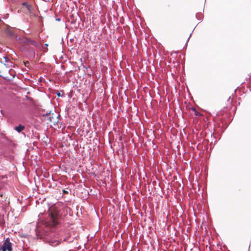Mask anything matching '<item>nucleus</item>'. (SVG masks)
I'll return each mask as SVG.
<instances>
[{
    "label": "nucleus",
    "mask_w": 251,
    "mask_h": 251,
    "mask_svg": "<svg viewBox=\"0 0 251 251\" xmlns=\"http://www.w3.org/2000/svg\"><path fill=\"white\" fill-rule=\"evenodd\" d=\"M50 212V221L51 226H55L59 224V220L61 217L59 211L55 206H51L49 210Z\"/></svg>",
    "instance_id": "1"
},
{
    "label": "nucleus",
    "mask_w": 251,
    "mask_h": 251,
    "mask_svg": "<svg viewBox=\"0 0 251 251\" xmlns=\"http://www.w3.org/2000/svg\"><path fill=\"white\" fill-rule=\"evenodd\" d=\"M0 250L1 251H12V244L9 238L5 240Z\"/></svg>",
    "instance_id": "2"
},
{
    "label": "nucleus",
    "mask_w": 251,
    "mask_h": 251,
    "mask_svg": "<svg viewBox=\"0 0 251 251\" xmlns=\"http://www.w3.org/2000/svg\"><path fill=\"white\" fill-rule=\"evenodd\" d=\"M27 43L28 44L33 45L34 47L38 48H40L41 47H42V45H41V44L39 43L35 40H32L31 39H27Z\"/></svg>",
    "instance_id": "3"
},
{
    "label": "nucleus",
    "mask_w": 251,
    "mask_h": 251,
    "mask_svg": "<svg viewBox=\"0 0 251 251\" xmlns=\"http://www.w3.org/2000/svg\"><path fill=\"white\" fill-rule=\"evenodd\" d=\"M8 73L10 75H8L7 74H5L4 76V77H6L7 79L10 80L12 78H13L15 77L16 75V73L14 70L10 69L8 71Z\"/></svg>",
    "instance_id": "4"
},
{
    "label": "nucleus",
    "mask_w": 251,
    "mask_h": 251,
    "mask_svg": "<svg viewBox=\"0 0 251 251\" xmlns=\"http://www.w3.org/2000/svg\"><path fill=\"white\" fill-rule=\"evenodd\" d=\"M22 4L23 5H24L26 7L29 13H31L32 12V7L31 5L29 4L26 2H23Z\"/></svg>",
    "instance_id": "5"
},
{
    "label": "nucleus",
    "mask_w": 251,
    "mask_h": 251,
    "mask_svg": "<svg viewBox=\"0 0 251 251\" xmlns=\"http://www.w3.org/2000/svg\"><path fill=\"white\" fill-rule=\"evenodd\" d=\"M25 128V126L20 125L19 126L15 127V129L18 132H20L23 130Z\"/></svg>",
    "instance_id": "6"
},
{
    "label": "nucleus",
    "mask_w": 251,
    "mask_h": 251,
    "mask_svg": "<svg viewBox=\"0 0 251 251\" xmlns=\"http://www.w3.org/2000/svg\"><path fill=\"white\" fill-rule=\"evenodd\" d=\"M192 110L195 112V114L196 116H200L201 114L196 111L195 108H193Z\"/></svg>",
    "instance_id": "7"
},
{
    "label": "nucleus",
    "mask_w": 251,
    "mask_h": 251,
    "mask_svg": "<svg viewBox=\"0 0 251 251\" xmlns=\"http://www.w3.org/2000/svg\"><path fill=\"white\" fill-rule=\"evenodd\" d=\"M27 64H29L28 62H26V63H25V65L26 66V65H27Z\"/></svg>",
    "instance_id": "8"
},
{
    "label": "nucleus",
    "mask_w": 251,
    "mask_h": 251,
    "mask_svg": "<svg viewBox=\"0 0 251 251\" xmlns=\"http://www.w3.org/2000/svg\"><path fill=\"white\" fill-rule=\"evenodd\" d=\"M27 64H29L28 62H26V63H25V65L26 66V65H27Z\"/></svg>",
    "instance_id": "9"
},
{
    "label": "nucleus",
    "mask_w": 251,
    "mask_h": 251,
    "mask_svg": "<svg viewBox=\"0 0 251 251\" xmlns=\"http://www.w3.org/2000/svg\"><path fill=\"white\" fill-rule=\"evenodd\" d=\"M63 192L64 193H68V192L66 191H65V190H63Z\"/></svg>",
    "instance_id": "10"
},
{
    "label": "nucleus",
    "mask_w": 251,
    "mask_h": 251,
    "mask_svg": "<svg viewBox=\"0 0 251 251\" xmlns=\"http://www.w3.org/2000/svg\"><path fill=\"white\" fill-rule=\"evenodd\" d=\"M57 95L58 96H60V93H58Z\"/></svg>",
    "instance_id": "11"
},
{
    "label": "nucleus",
    "mask_w": 251,
    "mask_h": 251,
    "mask_svg": "<svg viewBox=\"0 0 251 251\" xmlns=\"http://www.w3.org/2000/svg\"><path fill=\"white\" fill-rule=\"evenodd\" d=\"M45 45L46 46H47V47H48V44H46Z\"/></svg>",
    "instance_id": "12"
}]
</instances>
